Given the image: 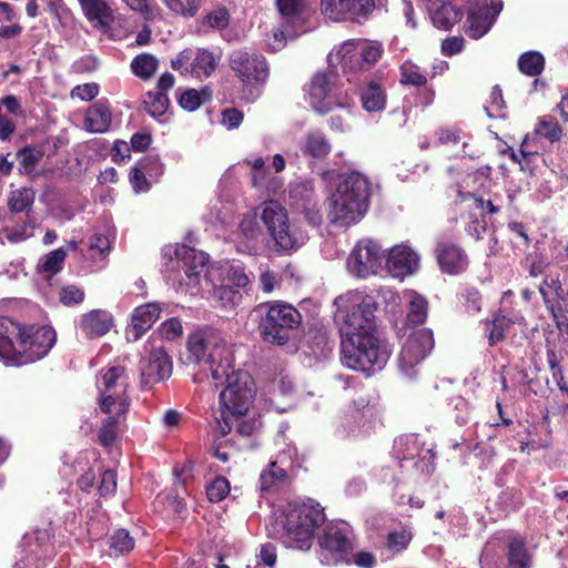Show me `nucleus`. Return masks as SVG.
Here are the masks:
<instances>
[{
	"label": "nucleus",
	"mask_w": 568,
	"mask_h": 568,
	"mask_svg": "<svg viewBox=\"0 0 568 568\" xmlns=\"http://www.w3.org/2000/svg\"><path fill=\"white\" fill-rule=\"evenodd\" d=\"M336 318L339 320L341 361L343 365L367 376L384 368L389 352L379 338L373 296L363 292H348L335 298Z\"/></svg>",
	"instance_id": "nucleus-1"
},
{
	"label": "nucleus",
	"mask_w": 568,
	"mask_h": 568,
	"mask_svg": "<svg viewBox=\"0 0 568 568\" xmlns=\"http://www.w3.org/2000/svg\"><path fill=\"white\" fill-rule=\"evenodd\" d=\"M371 184L358 172L341 174L327 197V219L336 227L357 224L369 206Z\"/></svg>",
	"instance_id": "nucleus-2"
},
{
	"label": "nucleus",
	"mask_w": 568,
	"mask_h": 568,
	"mask_svg": "<svg viewBox=\"0 0 568 568\" xmlns=\"http://www.w3.org/2000/svg\"><path fill=\"white\" fill-rule=\"evenodd\" d=\"M212 382L215 387L224 386L220 393L221 414L216 418L222 435L232 429L233 419L247 413L250 405L255 397L254 382L250 374L242 369L220 372L214 368Z\"/></svg>",
	"instance_id": "nucleus-3"
},
{
	"label": "nucleus",
	"mask_w": 568,
	"mask_h": 568,
	"mask_svg": "<svg viewBox=\"0 0 568 568\" xmlns=\"http://www.w3.org/2000/svg\"><path fill=\"white\" fill-rule=\"evenodd\" d=\"M393 454L398 460L403 478L395 477L389 468H383V480L388 478L396 485L406 479L422 481L435 469L433 445L426 446L415 434L402 435L395 439Z\"/></svg>",
	"instance_id": "nucleus-4"
},
{
	"label": "nucleus",
	"mask_w": 568,
	"mask_h": 568,
	"mask_svg": "<svg viewBox=\"0 0 568 568\" xmlns=\"http://www.w3.org/2000/svg\"><path fill=\"white\" fill-rule=\"evenodd\" d=\"M325 520L324 508L313 499L291 505L284 523V544L288 548L310 549L315 531Z\"/></svg>",
	"instance_id": "nucleus-5"
},
{
	"label": "nucleus",
	"mask_w": 568,
	"mask_h": 568,
	"mask_svg": "<svg viewBox=\"0 0 568 568\" xmlns=\"http://www.w3.org/2000/svg\"><path fill=\"white\" fill-rule=\"evenodd\" d=\"M258 332L265 343L283 346L290 342L302 323L300 312L283 302L265 303L255 310Z\"/></svg>",
	"instance_id": "nucleus-6"
},
{
	"label": "nucleus",
	"mask_w": 568,
	"mask_h": 568,
	"mask_svg": "<svg viewBox=\"0 0 568 568\" xmlns=\"http://www.w3.org/2000/svg\"><path fill=\"white\" fill-rule=\"evenodd\" d=\"M187 351L190 357L196 364L207 367L212 377L215 367H219L220 372L231 369L233 363L232 351L227 346L222 332L214 327L204 326L190 334Z\"/></svg>",
	"instance_id": "nucleus-7"
},
{
	"label": "nucleus",
	"mask_w": 568,
	"mask_h": 568,
	"mask_svg": "<svg viewBox=\"0 0 568 568\" xmlns=\"http://www.w3.org/2000/svg\"><path fill=\"white\" fill-rule=\"evenodd\" d=\"M162 257L166 260L163 265L168 278L181 285L195 286L200 284L201 276L206 278L209 255L184 244L163 247Z\"/></svg>",
	"instance_id": "nucleus-8"
},
{
	"label": "nucleus",
	"mask_w": 568,
	"mask_h": 568,
	"mask_svg": "<svg viewBox=\"0 0 568 568\" xmlns=\"http://www.w3.org/2000/svg\"><path fill=\"white\" fill-rule=\"evenodd\" d=\"M261 220L266 226L278 253H291L303 246L308 235L302 229L291 225L286 209L277 201L262 204Z\"/></svg>",
	"instance_id": "nucleus-9"
},
{
	"label": "nucleus",
	"mask_w": 568,
	"mask_h": 568,
	"mask_svg": "<svg viewBox=\"0 0 568 568\" xmlns=\"http://www.w3.org/2000/svg\"><path fill=\"white\" fill-rule=\"evenodd\" d=\"M128 386L124 367L111 366L103 372L97 381L101 410L105 414L124 415L130 406Z\"/></svg>",
	"instance_id": "nucleus-10"
},
{
	"label": "nucleus",
	"mask_w": 568,
	"mask_h": 568,
	"mask_svg": "<svg viewBox=\"0 0 568 568\" xmlns=\"http://www.w3.org/2000/svg\"><path fill=\"white\" fill-rule=\"evenodd\" d=\"M352 535L351 526L345 521L327 525L318 540L320 561L326 566L348 562L353 550Z\"/></svg>",
	"instance_id": "nucleus-11"
},
{
	"label": "nucleus",
	"mask_w": 568,
	"mask_h": 568,
	"mask_svg": "<svg viewBox=\"0 0 568 568\" xmlns=\"http://www.w3.org/2000/svg\"><path fill=\"white\" fill-rule=\"evenodd\" d=\"M221 55L206 48L189 47L171 59V68L182 77L209 79L216 70Z\"/></svg>",
	"instance_id": "nucleus-12"
},
{
	"label": "nucleus",
	"mask_w": 568,
	"mask_h": 568,
	"mask_svg": "<svg viewBox=\"0 0 568 568\" xmlns=\"http://www.w3.org/2000/svg\"><path fill=\"white\" fill-rule=\"evenodd\" d=\"M435 345L429 328L413 331L403 344L398 355V368L404 377L414 379L419 373V365L430 354Z\"/></svg>",
	"instance_id": "nucleus-13"
},
{
	"label": "nucleus",
	"mask_w": 568,
	"mask_h": 568,
	"mask_svg": "<svg viewBox=\"0 0 568 568\" xmlns=\"http://www.w3.org/2000/svg\"><path fill=\"white\" fill-rule=\"evenodd\" d=\"M376 407L361 398L345 407L337 419L335 434L341 438L364 436L374 429Z\"/></svg>",
	"instance_id": "nucleus-14"
},
{
	"label": "nucleus",
	"mask_w": 568,
	"mask_h": 568,
	"mask_svg": "<svg viewBox=\"0 0 568 568\" xmlns=\"http://www.w3.org/2000/svg\"><path fill=\"white\" fill-rule=\"evenodd\" d=\"M55 341L57 334L51 326L23 323L18 366L42 359L54 346Z\"/></svg>",
	"instance_id": "nucleus-15"
},
{
	"label": "nucleus",
	"mask_w": 568,
	"mask_h": 568,
	"mask_svg": "<svg viewBox=\"0 0 568 568\" xmlns=\"http://www.w3.org/2000/svg\"><path fill=\"white\" fill-rule=\"evenodd\" d=\"M384 260L385 254L378 242L372 239H362L352 250L346 265L351 274L366 278L382 270Z\"/></svg>",
	"instance_id": "nucleus-16"
},
{
	"label": "nucleus",
	"mask_w": 568,
	"mask_h": 568,
	"mask_svg": "<svg viewBox=\"0 0 568 568\" xmlns=\"http://www.w3.org/2000/svg\"><path fill=\"white\" fill-rule=\"evenodd\" d=\"M230 68L242 83L252 89H257L268 78V67L264 55L247 50H235L230 54Z\"/></svg>",
	"instance_id": "nucleus-17"
},
{
	"label": "nucleus",
	"mask_w": 568,
	"mask_h": 568,
	"mask_svg": "<svg viewBox=\"0 0 568 568\" xmlns=\"http://www.w3.org/2000/svg\"><path fill=\"white\" fill-rule=\"evenodd\" d=\"M503 8L501 0H475L468 9L466 34L474 40L486 36L497 21Z\"/></svg>",
	"instance_id": "nucleus-18"
},
{
	"label": "nucleus",
	"mask_w": 568,
	"mask_h": 568,
	"mask_svg": "<svg viewBox=\"0 0 568 568\" xmlns=\"http://www.w3.org/2000/svg\"><path fill=\"white\" fill-rule=\"evenodd\" d=\"M288 202L293 210L304 215L310 225L321 226L323 216L320 211V199L312 181L297 180L291 183Z\"/></svg>",
	"instance_id": "nucleus-19"
},
{
	"label": "nucleus",
	"mask_w": 568,
	"mask_h": 568,
	"mask_svg": "<svg viewBox=\"0 0 568 568\" xmlns=\"http://www.w3.org/2000/svg\"><path fill=\"white\" fill-rule=\"evenodd\" d=\"M140 389H151L155 384L169 378L172 374V362L163 347H151L148 357L139 363Z\"/></svg>",
	"instance_id": "nucleus-20"
},
{
	"label": "nucleus",
	"mask_w": 568,
	"mask_h": 568,
	"mask_svg": "<svg viewBox=\"0 0 568 568\" xmlns=\"http://www.w3.org/2000/svg\"><path fill=\"white\" fill-rule=\"evenodd\" d=\"M333 74L316 73L308 89V101L312 108L320 114L331 112L336 106H342L338 90L334 83Z\"/></svg>",
	"instance_id": "nucleus-21"
},
{
	"label": "nucleus",
	"mask_w": 568,
	"mask_h": 568,
	"mask_svg": "<svg viewBox=\"0 0 568 568\" xmlns=\"http://www.w3.org/2000/svg\"><path fill=\"white\" fill-rule=\"evenodd\" d=\"M374 7V0H321V12L335 22L367 19Z\"/></svg>",
	"instance_id": "nucleus-22"
},
{
	"label": "nucleus",
	"mask_w": 568,
	"mask_h": 568,
	"mask_svg": "<svg viewBox=\"0 0 568 568\" xmlns=\"http://www.w3.org/2000/svg\"><path fill=\"white\" fill-rule=\"evenodd\" d=\"M23 323L9 316H0V362L18 366Z\"/></svg>",
	"instance_id": "nucleus-23"
},
{
	"label": "nucleus",
	"mask_w": 568,
	"mask_h": 568,
	"mask_svg": "<svg viewBox=\"0 0 568 568\" xmlns=\"http://www.w3.org/2000/svg\"><path fill=\"white\" fill-rule=\"evenodd\" d=\"M356 40H347L339 45L338 49L332 51L327 55L329 65L334 62L339 63L343 73L347 77L349 82H355L357 79L366 78L371 69L364 64L356 52Z\"/></svg>",
	"instance_id": "nucleus-24"
},
{
	"label": "nucleus",
	"mask_w": 568,
	"mask_h": 568,
	"mask_svg": "<svg viewBox=\"0 0 568 568\" xmlns=\"http://www.w3.org/2000/svg\"><path fill=\"white\" fill-rule=\"evenodd\" d=\"M384 261L388 273L395 278L413 275L420 266L419 255L406 244L393 246Z\"/></svg>",
	"instance_id": "nucleus-25"
},
{
	"label": "nucleus",
	"mask_w": 568,
	"mask_h": 568,
	"mask_svg": "<svg viewBox=\"0 0 568 568\" xmlns=\"http://www.w3.org/2000/svg\"><path fill=\"white\" fill-rule=\"evenodd\" d=\"M74 325L87 338H99L108 334L113 326V316L106 310H91L80 315Z\"/></svg>",
	"instance_id": "nucleus-26"
},
{
	"label": "nucleus",
	"mask_w": 568,
	"mask_h": 568,
	"mask_svg": "<svg viewBox=\"0 0 568 568\" xmlns=\"http://www.w3.org/2000/svg\"><path fill=\"white\" fill-rule=\"evenodd\" d=\"M161 306L156 302H150L134 308L131 316V324L126 329V338L136 342L151 328L161 314Z\"/></svg>",
	"instance_id": "nucleus-27"
},
{
	"label": "nucleus",
	"mask_w": 568,
	"mask_h": 568,
	"mask_svg": "<svg viewBox=\"0 0 568 568\" xmlns=\"http://www.w3.org/2000/svg\"><path fill=\"white\" fill-rule=\"evenodd\" d=\"M534 135L535 136L527 135L523 141L519 148V153L523 158H527L538 152L537 148L531 145V141L535 138H544L548 142L555 143L560 141L562 136V129L556 118L551 115H544L538 120L534 130Z\"/></svg>",
	"instance_id": "nucleus-28"
},
{
	"label": "nucleus",
	"mask_w": 568,
	"mask_h": 568,
	"mask_svg": "<svg viewBox=\"0 0 568 568\" xmlns=\"http://www.w3.org/2000/svg\"><path fill=\"white\" fill-rule=\"evenodd\" d=\"M240 240L237 251L250 255L257 254L260 243L263 241V233L257 220L253 215H245L239 225Z\"/></svg>",
	"instance_id": "nucleus-29"
},
{
	"label": "nucleus",
	"mask_w": 568,
	"mask_h": 568,
	"mask_svg": "<svg viewBox=\"0 0 568 568\" xmlns=\"http://www.w3.org/2000/svg\"><path fill=\"white\" fill-rule=\"evenodd\" d=\"M437 261L440 270L448 274H458L466 270L468 260L465 251L456 244H439Z\"/></svg>",
	"instance_id": "nucleus-30"
},
{
	"label": "nucleus",
	"mask_w": 568,
	"mask_h": 568,
	"mask_svg": "<svg viewBox=\"0 0 568 568\" xmlns=\"http://www.w3.org/2000/svg\"><path fill=\"white\" fill-rule=\"evenodd\" d=\"M538 292L542 297V302L552 318L557 320V312L561 310L559 303H555V298L564 300L565 291L558 273L546 274L542 282L538 286Z\"/></svg>",
	"instance_id": "nucleus-31"
},
{
	"label": "nucleus",
	"mask_w": 568,
	"mask_h": 568,
	"mask_svg": "<svg viewBox=\"0 0 568 568\" xmlns=\"http://www.w3.org/2000/svg\"><path fill=\"white\" fill-rule=\"evenodd\" d=\"M84 17L97 29H108L114 20L113 11L105 0H78Z\"/></svg>",
	"instance_id": "nucleus-32"
},
{
	"label": "nucleus",
	"mask_w": 568,
	"mask_h": 568,
	"mask_svg": "<svg viewBox=\"0 0 568 568\" xmlns=\"http://www.w3.org/2000/svg\"><path fill=\"white\" fill-rule=\"evenodd\" d=\"M112 113L106 101L99 100L88 108L84 126L91 133H104L111 125Z\"/></svg>",
	"instance_id": "nucleus-33"
},
{
	"label": "nucleus",
	"mask_w": 568,
	"mask_h": 568,
	"mask_svg": "<svg viewBox=\"0 0 568 568\" xmlns=\"http://www.w3.org/2000/svg\"><path fill=\"white\" fill-rule=\"evenodd\" d=\"M298 145L303 155H307L314 159H323L332 150V145L328 139L320 130L308 131L302 138Z\"/></svg>",
	"instance_id": "nucleus-34"
},
{
	"label": "nucleus",
	"mask_w": 568,
	"mask_h": 568,
	"mask_svg": "<svg viewBox=\"0 0 568 568\" xmlns=\"http://www.w3.org/2000/svg\"><path fill=\"white\" fill-rule=\"evenodd\" d=\"M433 24L437 29L449 30L454 27L462 18L459 9L449 2H439L438 6H430L427 8Z\"/></svg>",
	"instance_id": "nucleus-35"
},
{
	"label": "nucleus",
	"mask_w": 568,
	"mask_h": 568,
	"mask_svg": "<svg viewBox=\"0 0 568 568\" xmlns=\"http://www.w3.org/2000/svg\"><path fill=\"white\" fill-rule=\"evenodd\" d=\"M19 547L20 550L13 568H41L39 564L41 557L40 546L37 538L26 535Z\"/></svg>",
	"instance_id": "nucleus-36"
},
{
	"label": "nucleus",
	"mask_w": 568,
	"mask_h": 568,
	"mask_svg": "<svg viewBox=\"0 0 568 568\" xmlns=\"http://www.w3.org/2000/svg\"><path fill=\"white\" fill-rule=\"evenodd\" d=\"M359 97L363 109L369 113L381 112L386 106V92L384 88L375 81H369L363 87Z\"/></svg>",
	"instance_id": "nucleus-37"
},
{
	"label": "nucleus",
	"mask_w": 568,
	"mask_h": 568,
	"mask_svg": "<svg viewBox=\"0 0 568 568\" xmlns=\"http://www.w3.org/2000/svg\"><path fill=\"white\" fill-rule=\"evenodd\" d=\"M403 302L408 306L407 322L414 325L423 324L427 318L428 303L424 296L415 291L403 292Z\"/></svg>",
	"instance_id": "nucleus-38"
},
{
	"label": "nucleus",
	"mask_w": 568,
	"mask_h": 568,
	"mask_svg": "<svg viewBox=\"0 0 568 568\" xmlns=\"http://www.w3.org/2000/svg\"><path fill=\"white\" fill-rule=\"evenodd\" d=\"M507 549L508 568L531 567V555L526 548L524 540L519 536L509 537L507 540Z\"/></svg>",
	"instance_id": "nucleus-39"
},
{
	"label": "nucleus",
	"mask_w": 568,
	"mask_h": 568,
	"mask_svg": "<svg viewBox=\"0 0 568 568\" xmlns=\"http://www.w3.org/2000/svg\"><path fill=\"white\" fill-rule=\"evenodd\" d=\"M286 477V468L280 467L276 463H270L260 475V490L262 493L275 491L285 483Z\"/></svg>",
	"instance_id": "nucleus-40"
},
{
	"label": "nucleus",
	"mask_w": 568,
	"mask_h": 568,
	"mask_svg": "<svg viewBox=\"0 0 568 568\" xmlns=\"http://www.w3.org/2000/svg\"><path fill=\"white\" fill-rule=\"evenodd\" d=\"M130 67L135 77L141 80H149L155 74L159 60L151 53H140L133 58Z\"/></svg>",
	"instance_id": "nucleus-41"
},
{
	"label": "nucleus",
	"mask_w": 568,
	"mask_h": 568,
	"mask_svg": "<svg viewBox=\"0 0 568 568\" xmlns=\"http://www.w3.org/2000/svg\"><path fill=\"white\" fill-rule=\"evenodd\" d=\"M211 300L215 306L230 308L241 303L242 293L231 285H220L212 290Z\"/></svg>",
	"instance_id": "nucleus-42"
},
{
	"label": "nucleus",
	"mask_w": 568,
	"mask_h": 568,
	"mask_svg": "<svg viewBox=\"0 0 568 568\" xmlns=\"http://www.w3.org/2000/svg\"><path fill=\"white\" fill-rule=\"evenodd\" d=\"M355 47L359 59H362L364 64L371 70L381 60L384 52L382 43L377 41L356 40Z\"/></svg>",
	"instance_id": "nucleus-43"
},
{
	"label": "nucleus",
	"mask_w": 568,
	"mask_h": 568,
	"mask_svg": "<svg viewBox=\"0 0 568 568\" xmlns=\"http://www.w3.org/2000/svg\"><path fill=\"white\" fill-rule=\"evenodd\" d=\"M545 68V58L538 51H527L518 59V69L528 77L539 75Z\"/></svg>",
	"instance_id": "nucleus-44"
},
{
	"label": "nucleus",
	"mask_w": 568,
	"mask_h": 568,
	"mask_svg": "<svg viewBox=\"0 0 568 568\" xmlns=\"http://www.w3.org/2000/svg\"><path fill=\"white\" fill-rule=\"evenodd\" d=\"M399 74V82L404 85L424 87L427 83L426 73L410 60L402 63Z\"/></svg>",
	"instance_id": "nucleus-45"
},
{
	"label": "nucleus",
	"mask_w": 568,
	"mask_h": 568,
	"mask_svg": "<svg viewBox=\"0 0 568 568\" xmlns=\"http://www.w3.org/2000/svg\"><path fill=\"white\" fill-rule=\"evenodd\" d=\"M65 257L67 251L63 247L55 248L40 260L38 268L49 276L55 275L63 268Z\"/></svg>",
	"instance_id": "nucleus-46"
},
{
	"label": "nucleus",
	"mask_w": 568,
	"mask_h": 568,
	"mask_svg": "<svg viewBox=\"0 0 568 568\" xmlns=\"http://www.w3.org/2000/svg\"><path fill=\"white\" fill-rule=\"evenodd\" d=\"M110 555L119 556L131 551L134 548V539L125 529L115 530L109 539Z\"/></svg>",
	"instance_id": "nucleus-47"
},
{
	"label": "nucleus",
	"mask_w": 568,
	"mask_h": 568,
	"mask_svg": "<svg viewBox=\"0 0 568 568\" xmlns=\"http://www.w3.org/2000/svg\"><path fill=\"white\" fill-rule=\"evenodd\" d=\"M169 104V97L163 92H148L144 99L145 110L154 119L164 115Z\"/></svg>",
	"instance_id": "nucleus-48"
},
{
	"label": "nucleus",
	"mask_w": 568,
	"mask_h": 568,
	"mask_svg": "<svg viewBox=\"0 0 568 568\" xmlns=\"http://www.w3.org/2000/svg\"><path fill=\"white\" fill-rule=\"evenodd\" d=\"M34 201V192L32 189L22 187L10 193L8 206L11 212L20 213L28 210Z\"/></svg>",
	"instance_id": "nucleus-49"
},
{
	"label": "nucleus",
	"mask_w": 568,
	"mask_h": 568,
	"mask_svg": "<svg viewBox=\"0 0 568 568\" xmlns=\"http://www.w3.org/2000/svg\"><path fill=\"white\" fill-rule=\"evenodd\" d=\"M120 417L121 415L111 413L103 422L98 434L99 442L102 446L109 447L115 442L119 432Z\"/></svg>",
	"instance_id": "nucleus-50"
},
{
	"label": "nucleus",
	"mask_w": 568,
	"mask_h": 568,
	"mask_svg": "<svg viewBox=\"0 0 568 568\" xmlns=\"http://www.w3.org/2000/svg\"><path fill=\"white\" fill-rule=\"evenodd\" d=\"M412 531L407 527L390 531L386 538V547L393 554L400 552L407 548L412 540Z\"/></svg>",
	"instance_id": "nucleus-51"
},
{
	"label": "nucleus",
	"mask_w": 568,
	"mask_h": 568,
	"mask_svg": "<svg viewBox=\"0 0 568 568\" xmlns=\"http://www.w3.org/2000/svg\"><path fill=\"white\" fill-rule=\"evenodd\" d=\"M135 165L140 168L141 171H143L153 182H158L164 171V165L158 154H149L138 161Z\"/></svg>",
	"instance_id": "nucleus-52"
},
{
	"label": "nucleus",
	"mask_w": 568,
	"mask_h": 568,
	"mask_svg": "<svg viewBox=\"0 0 568 568\" xmlns=\"http://www.w3.org/2000/svg\"><path fill=\"white\" fill-rule=\"evenodd\" d=\"M448 406L454 410V418L458 425H465L471 419L473 408L464 397H452L448 402Z\"/></svg>",
	"instance_id": "nucleus-53"
},
{
	"label": "nucleus",
	"mask_w": 568,
	"mask_h": 568,
	"mask_svg": "<svg viewBox=\"0 0 568 568\" xmlns=\"http://www.w3.org/2000/svg\"><path fill=\"white\" fill-rule=\"evenodd\" d=\"M271 463H276L280 467L286 468V473L290 469L298 468L302 466V460L298 457L297 448L291 444L281 450L276 456V459L272 460Z\"/></svg>",
	"instance_id": "nucleus-54"
},
{
	"label": "nucleus",
	"mask_w": 568,
	"mask_h": 568,
	"mask_svg": "<svg viewBox=\"0 0 568 568\" xmlns=\"http://www.w3.org/2000/svg\"><path fill=\"white\" fill-rule=\"evenodd\" d=\"M230 493V483L224 477H216L206 487V496L210 501L219 503Z\"/></svg>",
	"instance_id": "nucleus-55"
},
{
	"label": "nucleus",
	"mask_w": 568,
	"mask_h": 568,
	"mask_svg": "<svg viewBox=\"0 0 568 568\" xmlns=\"http://www.w3.org/2000/svg\"><path fill=\"white\" fill-rule=\"evenodd\" d=\"M84 297V291L77 285H65L59 293L60 302L68 307L80 305Z\"/></svg>",
	"instance_id": "nucleus-56"
},
{
	"label": "nucleus",
	"mask_w": 568,
	"mask_h": 568,
	"mask_svg": "<svg viewBox=\"0 0 568 568\" xmlns=\"http://www.w3.org/2000/svg\"><path fill=\"white\" fill-rule=\"evenodd\" d=\"M204 23L213 29L223 30L230 23V13L225 7H219L204 17Z\"/></svg>",
	"instance_id": "nucleus-57"
},
{
	"label": "nucleus",
	"mask_w": 568,
	"mask_h": 568,
	"mask_svg": "<svg viewBox=\"0 0 568 568\" xmlns=\"http://www.w3.org/2000/svg\"><path fill=\"white\" fill-rule=\"evenodd\" d=\"M129 180L135 193H145L151 190L153 181L136 165L131 169Z\"/></svg>",
	"instance_id": "nucleus-58"
},
{
	"label": "nucleus",
	"mask_w": 568,
	"mask_h": 568,
	"mask_svg": "<svg viewBox=\"0 0 568 568\" xmlns=\"http://www.w3.org/2000/svg\"><path fill=\"white\" fill-rule=\"evenodd\" d=\"M89 251L92 257L104 258L110 252V241L108 236L94 233L89 237Z\"/></svg>",
	"instance_id": "nucleus-59"
},
{
	"label": "nucleus",
	"mask_w": 568,
	"mask_h": 568,
	"mask_svg": "<svg viewBox=\"0 0 568 568\" xmlns=\"http://www.w3.org/2000/svg\"><path fill=\"white\" fill-rule=\"evenodd\" d=\"M275 4L286 23L294 21L302 9V0H275Z\"/></svg>",
	"instance_id": "nucleus-60"
},
{
	"label": "nucleus",
	"mask_w": 568,
	"mask_h": 568,
	"mask_svg": "<svg viewBox=\"0 0 568 568\" xmlns=\"http://www.w3.org/2000/svg\"><path fill=\"white\" fill-rule=\"evenodd\" d=\"M227 278L233 287L240 290L245 287L250 280L241 262L234 261L227 268Z\"/></svg>",
	"instance_id": "nucleus-61"
},
{
	"label": "nucleus",
	"mask_w": 568,
	"mask_h": 568,
	"mask_svg": "<svg viewBox=\"0 0 568 568\" xmlns=\"http://www.w3.org/2000/svg\"><path fill=\"white\" fill-rule=\"evenodd\" d=\"M17 156L19 159L20 170L23 169L26 172H29L41 160L42 154L34 148L26 146L18 152Z\"/></svg>",
	"instance_id": "nucleus-62"
},
{
	"label": "nucleus",
	"mask_w": 568,
	"mask_h": 568,
	"mask_svg": "<svg viewBox=\"0 0 568 568\" xmlns=\"http://www.w3.org/2000/svg\"><path fill=\"white\" fill-rule=\"evenodd\" d=\"M505 102L501 93V89L495 85L490 92V103L485 108L489 118H503L504 116Z\"/></svg>",
	"instance_id": "nucleus-63"
},
{
	"label": "nucleus",
	"mask_w": 568,
	"mask_h": 568,
	"mask_svg": "<svg viewBox=\"0 0 568 568\" xmlns=\"http://www.w3.org/2000/svg\"><path fill=\"white\" fill-rule=\"evenodd\" d=\"M276 559V547L271 542L264 544L261 547L258 561L254 568H274Z\"/></svg>",
	"instance_id": "nucleus-64"
}]
</instances>
